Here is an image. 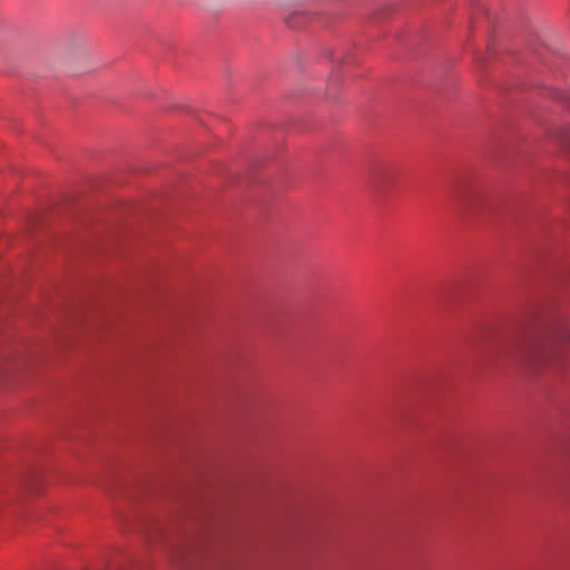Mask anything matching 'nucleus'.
<instances>
[{
	"label": "nucleus",
	"instance_id": "obj_1",
	"mask_svg": "<svg viewBox=\"0 0 570 570\" xmlns=\"http://www.w3.org/2000/svg\"><path fill=\"white\" fill-rule=\"evenodd\" d=\"M560 355L570 356V330L564 331L558 342L531 352L528 357L533 366L541 367L552 364Z\"/></svg>",
	"mask_w": 570,
	"mask_h": 570
},
{
	"label": "nucleus",
	"instance_id": "obj_2",
	"mask_svg": "<svg viewBox=\"0 0 570 570\" xmlns=\"http://www.w3.org/2000/svg\"><path fill=\"white\" fill-rule=\"evenodd\" d=\"M287 23L293 28L296 27V24L292 20H288Z\"/></svg>",
	"mask_w": 570,
	"mask_h": 570
},
{
	"label": "nucleus",
	"instance_id": "obj_3",
	"mask_svg": "<svg viewBox=\"0 0 570 570\" xmlns=\"http://www.w3.org/2000/svg\"><path fill=\"white\" fill-rule=\"evenodd\" d=\"M566 139H567L566 144L570 147V136Z\"/></svg>",
	"mask_w": 570,
	"mask_h": 570
}]
</instances>
